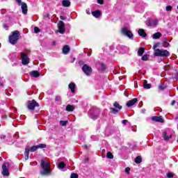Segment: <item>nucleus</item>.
I'll return each mask as SVG.
<instances>
[{
  "mask_svg": "<svg viewBox=\"0 0 178 178\" xmlns=\"http://www.w3.org/2000/svg\"><path fill=\"white\" fill-rule=\"evenodd\" d=\"M40 166L43 170L40 171L42 176H49L51 175V163L49 162L41 160Z\"/></svg>",
  "mask_w": 178,
  "mask_h": 178,
  "instance_id": "nucleus-1",
  "label": "nucleus"
},
{
  "mask_svg": "<svg viewBox=\"0 0 178 178\" xmlns=\"http://www.w3.org/2000/svg\"><path fill=\"white\" fill-rule=\"evenodd\" d=\"M19 34H20L19 31H14L11 33V35L9 36L8 41L12 44V45L17 44V41H19Z\"/></svg>",
  "mask_w": 178,
  "mask_h": 178,
  "instance_id": "nucleus-2",
  "label": "nucleus"
},
{
  "mask_svg": "<svg viewBox=\"0 0 178 178\" xmlns=\"http://www.w3.org/2000/svg\"><path fill=\"white\" fill-rule=\"evenodd\" d=\"M154 56H169V51L168 50L156 49H155Z\"/></svg>",
  "mask_w": 178,
  "mask_h": 178,
  "instance_id": "nucleus-3",
  "label": "nucleus"
},
{
  "mask_svg": "<svg viewBox=\"0 0 178 178\" xmlns=\"http://www.w3.org/2000/svg\"><path fill=\"white\" fill-rule=\"evenodd\" d=\"M113 106L115 107V108L112 107L110 108L111 113H113V115H116V113H118L122 108V106L116 102L113 104Z\"/></svg>",
  "mask_w": 178,
  "mask_h": 178,
  "instance_id": "nucleus-4",
  "label": "nucleus"
},
{
  "mask_svg": "<svg viewBox=\"0 0 178 178\" xmlns=\"http://www.w3.org/2000/svg\"><path fill=\"white\" fill-rule=\"evenodd\" d=\"M82 70L86 76H91V73H92V69L91 67L88 66L87 64H84L82 67Z\"/></svg>",
  "mask_w": 178,
  "mask_h": 178,
  "instance_id": "nucleus-5",
  "label": "nucleus"
},
{
  "mask_svg": "<svg viewBox=\"0 0 178 178\" xmlns=\"http://www.w3.org/2000/svg\"><path fill=\"white\" fill-rule=\"evenodd\" d=\"M36 106H40V104H38L35 100L33 99L32 101L29 102L27 108L30 111H34Z\"/></svg>",
  "mask_w": 178,
  "mask_h": 178,
  "instance_id": "nucleus-6",
  "label": "nucleus"
},
{
  "mask_svg": "<svg viewBox=\"0 0 178 178\" xmlns=\"http://www.w3.org/2000/svg\"><path fill=\"white\" fill-rule=\"evenodd\" d=\"M122 33L124 35H126L128 37V38H130V40H133V33L127 27H124L122 29Z\"/></svg>",
  "mask_w": 178,
  "mask_h": 178,
  "instance_id": "nucleus-7",
  "label": "nucleus"
},
{
  "mask_svg": "<svg viewBox=\"0 0 178 178\" xmlns=\"http://www.w3.org/2000/svg\"><path fill=\"white\" fill-rule=\"evenodd\" d=\"M21 58H22V65H29L30 63V58L27 56V54L24 52L21 53Z\"/></svg>",
  "mask_w": 178,
  "mask_h": 178,
  "instance_id": "nucleus-8",
  "label": "nucleus"
},
{
  "mask_svg": "<svg viewBox=\"0 0 178 178\" xmlns=\"http://www.w3.org/2000/svg\"><path fill=\"white\" fill-rule=\"evenodd\" d=\"M2 175L4 177L9 176V163H5L2 165Z\"/></svg>",
  "mask_w": 178,
  "mask_h": 178,
  "instance_id": "nucleus-9",
  "label": "nucleus"
},
{
  "mask_svg": "<svg viewBox=\"0 0 178 178\" xmlns=\"http://www.w3.org/2000/svg\"><path fill=\"white\" fill-rule=\"evenodd\" d=\"M100 111L99 108H95L93 112L91 113L90 115V118L91 119H92L93 120H97V119L99 118V113H100Z\"/></svg>",
  "mask_w": 178,
  "mask_h": 178,
  "instance_id": "nucleus-10",
  "label": "nucleus"
},
{
  "mask_svg": "<svg viewBox=\"0 0 178 178\" xmlns=\"http://www.w3.org/2000/svg\"><path fill=\"white\" fill-rule=\"evenodd\" d=\"M58 31L60 34H63L65 33V23L63 21H59L58 23Z\"/></svg>",
  "mask_w": 178,
  "mask_h": 178,
  "instance_id": "nucleus-11",
  "label": "nucleus"
},
{
  "mask_svg": "<svg viewBox=\"0 0 178 178\" xmlns=\"http://www.w3.org/2000/svg\"><path fill=\"white\" fill-rule=\"evenodd\" d=\"M146 25L150 27L151 26H158V19H149Z\"/></svg>",
  "mask_w": 178,
  "mask_h": 178,
  "instance_id": "nucleus-12",
  "label": "nucleus"
},
{
  "mask_svg": "<svg viewBox=\"0 0 178 178\" xmlns=\"http://www.w3.org/2000/svg\"><path fill=\"white\" fill-rule=\"evenodd\" d=\"M138 102V99L137 98H134L131 100L128 101V102L127 103V106H128V108H130L131 106H133V105H136Z\"/></svg>",
  "mask_w": 178,
  "mask_h": 178,
  "instance_id": "nucleus-13",
  "label": "nucleus"
},
{
  "mask_svg": "<svg viewBox=\"0 0 178 178\" xmlns=\"http://www.w3.org/2000/svg\"><path fill=\"white\" fill-rule=\"evenodd\" d=\"M152 120H153V122H157L159 123H163L164 122L162 116H153L152 117Z\"/></svg>",
  "mask_w": 178,
  "mask_h": 178,
  "instance_id": "nucleus-14",
  "label": "nucleus"
},
{
  "mask_svg": "<svg viewBox=\"0 0 178 178\" xmlns=\"http://www.w3.org/2000/svg\"><path fill=\"white\" fill-rule=\"evenodd\" d=\"M21 9H22V10L23 15H27V12H28V10H27V3L23 2V3L21 4Z\"/></svg>",
  "mask_w": 178,
  "mask_h": 178,
  "instance_id": "nucleus-15",
  "label": "nucleus"
},
{
  "mask_svg": "<svg viewBox=\"0 0 178 178\" xmlns=\"http://www.w3.org/2000/svg\"><path fill=\"white\" fill-rule=\"evenodd\" d=\"M68 87L70 88V90H71V92L74 93L76 91V84L74 83H70L68 85Z\"/></svg>",
  "mask_w": 178,
  "mask_h": 178,
  "instance_id": "nucleus-16",
  "label": "nucleus"
},
{
  "mask_svg": "<svg viewBox=\"0 0 178 178\" xmlns=\"http://www.w3.org/2000/svg\"><path fill=\"white\" fill-rule=\"evenodd\" d=\"M62 5L64 8H69L70 6L71 3L69 0H63L62 1Z\"/></svg>",
  "mask_w": 178,
  "mask_h": 178,
  "instance_id": "nucleus-17",
  "label": "nucleus"
},
{
  "mask_svg": "<svg viewBox=\"0 0 178 178\" xmlns=\"http://www.w3.org/2000/svg\"><path fill=\"white\" fill-rule=\"evenodd\" d=\"M138 33L139 35H140V37H143V38L147 37V33H145V31H144V29H139Z\"/></svg>",
  "mask_w": 178,
  "mask_h": 178,
  "instance_id": "nucleus-18",
  "label": "nucleus"
},
{
  "mask_svg": "<svg viewBox=\"0 0 178 178\" xmlns=\"http://www.w3.org/2000/svg\"><path fill=\"white\" fill-rule=\"evenodd\" d=\"M161 37H162V33H161L160 32H157L154 34H153L152 38H154V40H158L159 38H161Z\"/></svg>",
  "mask_w": 178,
  "mask_h": 178,
  "instance_id": "nucleus-19",
  "label": "nucleus"
},
{
  "mask_svg": "<svg viewBox=\"0 0 178 178\" xmlns=\"http://www.w3.org/2000/svg\"><path fill=\"white\" fill-rule=\"evenodd\" d=\"M69 51H70V48H69V46L67 45L63 48V54H64V55H67V54H69Z\"/></svg>",
  "mask_w": 178,
  "mask_h": 178,
  "instance_id": "nucleus-20",
  "label": "nucleus"
},
{
  "mask_svg": "<svg viewBox=\"0 0 178 178\" xmlns=\"http://www.w3.org/2000/svg\"><path fill=\"white\" fill-rule=\"evenodd\" d=\"M30 74L32 77H40V72H38V71H32L30 72Z\"/></svg>",
  "mask_w": 178,
  "mask_h": 178,
  "instance_id": "nucleus-21",
  "label": "nucleus"
},
{
  "mask_svg": "<svg viewBox=\"0 0 178 178\" xmlns=\"http://www.w3.org/2000/svg\"><path fill=\"white\" fill-rule=\"evenodd\" d=\"M163 138H164V140H165V141H168V140H169V139L170 138H172V135H168V133H166V131H165V132H163Z\"/></svg>",
  "mask_w": 178,
  "mask_h": 178,
  "instance_id": "nucleus-22",
  "label": "nucleus"
},
{
  "mask_svg": "<svg viewBox=\"0 0 178 178\" xmlns=\"http://www.w3.org/2000/svg\"><path fill=\"white\" fill-rule=\"evenodd\" d=\"M65 111H67V112H73L74 111V106L68 104L65 108Z\"/></svg>",
  "mask_w": 178,
  "mask_h": 178,
  "instance_id": "nucleus-23",
  "label": "nucleus"
},
{
  "mask_svg": "<svg viewBox=\"0 0 178 178\" xmlns=\"http://www.w3.org/2000/svg\"><path fill=\"white\" fill-rule=\"evenodd\" d=\"M152 86L151 84L148 83L147 81H144L143 82V88H145L146 90H149L151 88Z\"/></svg>",
  "mask_w": 178,
  "mask_h": 178,
  "instance_id": "nucleus-24",
  "label": "nucleus"
},
{
  "mask_svg": "<svg viewBox=\"0 0 178 178\" xmlns=\"http://www.w3.org/2000/svg\"><path fill=\"white\" fill-rule=\"evenodd\" d=\"M92 16H94L95 17H99V16H101V11L99 10H96V11H94L92 13Z\"/></svg>",
  "mask_w": 178,
  "mask_h": 178,
  "instance_id": "nucleus-25",
  "label": "nucleus"
},
{
  "mask_svg": "<svg viewBox=\"0 0 178 178\" xmlns=\"http://www.w3.org/2000/svg\"><path fill=\"white\" fill-rule=\"evenodd\" d=\"M145 49L143 47H140L138 51V55L139 56H143V54H144Z\"/></svg>",
  "mask_w": 178,
  "mask_h": 178,
  "instance_id": "nucleus-26",
  "label": "nucleus"
},
{
  "mask_svg": "<svg viewBox=\"0 0 178 178\" xmlns=\"http://www.w3.org/2000/svg\"><path fill=\"white\" fill-rule=\"evenodd\" d=\"M141 162H143V159L141 158V156H138L135 159V163H141Z\"/></svg>",
  "mask_w": 178,
  "mask_h": 178,
  "instance_id": "nucleus-27",
  "label": "nucleus"
},
{
  "mask_svg": "<svg viewBox=\"0 0 178 178\" xmlns=\"http://www.w3.org/2000/svg\"><path fill=\"white\" fill-rule=\"evenodd\" d=\"M166 87H168L166 85H164L163 83H160L159 85V90H160L161 91H163V90L166 88Z\"/></svg>",
  "mask_w": 178,
  "mask_h": 178,
  "instance_id": "nucleus-28",
  "label": "nucleus"
},
{
  "mask_svg": "<svg viewBox=\"0 0 178 178\" xmlns=\"http://www.w3.org/2000/svg\"><path fill=\"white\" fill-rule=\"evenodd\" d=\"M65 166H66V164H65V162L63 161H61L58 163L59 169H65Z\"/></svg>",
  "mask_w": 178,
  "mask_h": 178,
  "instance_id": "nucleus-29",
  "label": "nucleus"
},
{
  "mask_svg": "<svg viewBox=\"0 0 178 178\" xmlns=\"http://www.w3.org/2000/svg\"><path fill=\"white\" fill-rule=\"evenodd\" d=\"M37 149H38V147L37 145L32 146L31 148H29V151L31 152H35V151H37Z\"/></svg>",
  "mask_w": 178,
  "mask_h": 178,
  "instance_id": "nucleus-30",
  "label": "nucleus"
},
{
  "mask_svg": "<svg viewBox=\"0 0 178 178\" xmlns=\"http://www.w3.org/2000/svg\"><path fill=\"white\" fill-rule=\"evenodd\" d=\"M29 152H30V147H26L25 148V152H24L25 156H29Z\"/></svg>",
  "mask_w": 178,
  "mask_h": 178,
  "instance_id": "nucleus-31",
  "label": "nucleus"
},
{
  "mask_svg": "<svg viewBox=\"0 0 178 178\" xmlns=\"http://www.w3.org/2000/svg\"><path fill=\"white\" fill-rule=\"evenodd\" d=\"M106 158L108 159H113V154L111 152H107Z\"/></svg>",
  "mask_w": 178,
  "mask_h": 178,
  "instance_id": "nucleus-32",
  "label": "nucleus"
},
{
  "mask_svg": "<svg viewBox=\"0 0 178 178\" xmlns=\"http://www.w3.org/2000/svg\"><path fill=\"white\" fill-rule=\"evenodd\" d=\"M37 146H38V149L39 148H40V149L47 148V145L46 144H40V145H38Z\"/></svg>",
  "mask_w": 178,
  "mask_h": 178,
  "instance_id": "nucleus-33",
  "label": "nucleus"
},
{
  "mask_svg": "<svg viewBox=\"0 0 178 178\" xmlns=\"http://www.w3.org/2000/svg\"><path fill=\"white\" fill-rule=\"evenodd\" d=\"M148 58H149V55L145 54L141 58L142 60H148Z\"/></svg>",
  "mask_w": 178,
  "mask_h": 178,
  "instance_id": "nucleus-34",
  "label": "nucleus"
},
{
  "mask_svg": "<svg viewBox=\"0 0 178 178\" xmlns=\"http://www.w3.org/2000/svg\"><path fill=\"white\" fill-rule=\"evenodd\" d=\"M60 126H66L67 124V121L60 120Z\"/></svg>",
  "mask_w": 178,
  "mask_h": 178,
  "instance_id": "nucleus-35",
  "label": "nucleus"
},
{
  "mask_svg": "<svg viewBox=\"0 0 178 178\" xmlns=\"http://www.w3.org/2000/svg\"><path fill=\"white\" fill-rule=\"evenodd\" d=\"M34 31H35V34H38V33H40V31H41L40 30L39 27L35 26Z\"/></svg>",
  "mask_w": 178,
  "mask_h": 178,
  "instance_id": "nucleus-36",
  "label": "nucleus"
},
{
  "mask_svg": "<svg viewBox=\"0 0 178 178\" xmlns=\"http://www.w3.org/2000/svg\"><path fill=\"white\" fill-rule=\"evenodd\" d=\"M70 178H79V175L76 173H72L70 175Z\"/></svg>",
  "mask_w": 178,
  "mask_h": 178,
  "instance_id": "nucleus-37",
  "label": "nucleus"
},
{
  "mask_svg": "<svg viewBox=\"0 0 178 178\" xmlns=\"http://www.w3.org/2000/svg\"><path fill=\"white\" fill-rule=\"evenodd\" d=\"M173 176H175V174H173V172H168L167 173L168 178H172V177H173Z\"/></svg>",
  "mask_w": 178,
  "mask_h": 178,
  "instance_id": "nucleus-38",
  "label": "nucleus"
},
{
  "mask_svg": "<svg viewBox=\"0 0 178 178\" xmlns=\"http://www.w3.org/2000/svg\"><path fill=\"white\" fill-rule=\"evenodd\" d=\"M60 96H56V97H55V101L56 102H60Z\"/></svg>",
  "mask_w": 178,
  "mask_h": 178,
  "instance_id": "nucleus-39",
  "label": "nucleus"
},
{
  "mask_svg": "<svg viewBox=\"0 0 178 178\" xmlns=\"http://www.w3.org/2000/svg\"><path fill=\"white\" fill-rule=\"evenodd\" d=\"M172 6H167L165 8V10H167V12H169L170 10H172Z\"/></svg>",
  "mask_w": 178,
  "mask_h": 178,
  "instance_id": "nucleus-40",
  "label": "nucleus"
},
{
  "mask_svg": "<svg viewBox=\"0 0 178 178\" xmlns=\"http://www.w3.org/2000/svg\"><path fill=\"white\" fill-rule=\"evenodd\" d=\"M125 172H127V175H130V168H126Z\"/></svg>",
  "mask_w": 178,
  "mask_h": 178,
  "instance_id": "nucleus-41",
  "label": "nucleus"
},
{
  "mask_svg": "<svg viewBox=\"0 0 178 178\" xmlns=\"http://www.w3.org/2000/svg\"><path fill=\"white\" fill-rule=\"evenodd\" d=\"M100 69L101 70H105V65L103 63L100 64Z\"/></svg>",
  "mask_w": 178,
  "mask_h": 178,
  "instance_id": "nucleus-42",
  "label": "nucleus"
},
{
  "mask_svg": "<svg viewBox=\"0 0 178 178\" xmlns=\"http://www.w3.org/2000/svg\"><path fill=\"white\" fill-rule=\"evenodd\" d=\"M97 3H99L100 5H104V0H97Z\"/></svg>",
  "mask_w": 178,
  "mask_h": 178,
  "instance_id": "nucleus-43",
  "label": "nucleus"
},
{
  "mask_svg": "<svg viewBox=\"0 0 178 178\" xmlns=\"http://www.w3.org/2000/svg\"><path fill=\"white\" fill-rule=\"evenodd\" d=\"M16 2L18 3L19 6H20V5H22V0H15Z\"/></svg>",
  "mask_w": 178,
  "mask_h": 178,
  "instance_id": "nucleus-44",
  "label": "nucleus"
},
{
  "mask_svg": "<svg viewBox=\"0 0 178 178\" xmlns=\"http://www.w3.org/2000/svg\"><path fill=\"white\" fill-rule=\"evenodd\" d=\"M127 123H129L128 120H122V124H127Z\"/></svg>",
  "mask_w": 178,
  "mask_h": 178,
  "instance_id": "nucleus-45",
  "label": "nucleus"
},
{
  "mask_svg": "<svg viewBox=\"0 0 178 178\" xmlns=\"http://www.w3.org/2000/svg\"><path fill=\"white\" fill-rule=\"evenodd\" d=\"M156 48H158V44H154L153 49L154 50V52H155V49H156Z\"/></svg>",
  "mask_w": 178,
  "mask_h": 178,
  "instance_id": "nucleus-46",
  "label": "nucleus"
},
{
  "mask_svg": "<svg viewBox=\"0 0 178 178\" xmlns=\"http://www.w3.org/2000/svg\"><path fill=\"white\" fill-rule=\"evenodd\" d=\"M60 19L61 20H66V18L65 17L62 16V15L60 16Z\"/></svg>",
  "mask_w": 178,
  "mask_h": 178,
  "instance_id": "nucleus-47",
  "label": "nucleus"
},
{
  "mask_svg": "<svg viewBox=\"0 0 178 178\" xmlns=\"http://www.w3.org/2000/svg\"><path fill=\"white\" fill-rule=\"evenodd\" d=\"M3 29H6L7 30L9 28V26H8V25H6L5 24L3 25Z\"/></svg>",
  "mask_w": 178,
  "mask_h": 178,
  "instance_id": "nucleus-48",
  "label": "nucleus"
},
{
  "mask_svg": "<svg viewBox=\"0 0 178 178\" xmlns=\"http://www.w3.org/2000/svg\"><path fill=\"white\" fill-rule=\"evenodd\" d=\"M175 104H176V101L173 100L171 103V105H175Z\"/></svg>",
  "mask_w": 178,
  "mask_h": 178,
  "instance_id": "nucleus-49",
  "label": "nucleus"
},
{
  "mask_svg": "<svg viewBox=\"0 0 178 178\" xmlns=\"http://www.w3.org/2000/svg\"><path fill=\"white\" fill-rule=\"evenodd\" d=\"M1 138L5 139V138H6V136L5 135H2V136H1Z\"/></svg>",
  "mask_w": 178,
  "mask_h": 178,
  "instance_id": "nucleus-50",
  "label": "nucleus"
},
{
  "mask_svg": "<svg viewBox=\"0 0 178 178\" xmlns=\"http://www.w3.org/2000/svg\"><path fill=\"white\" fill-rule=\"evenodd\" d=\"M25 159L27 161L29 159V156H25Z\"/></svg>",
  "mask_w": 178,
  "mask_h": 178,
  "instance_id": "nucleus-51",
  "label": "nucleus"
},
{
  "mask_svg": "<svg viewBox=\"0 0 178 178\" xmlns=\"http://www.w3.org/2000/svg\"><path fill=\"white\" fill-rule=\"evenodd\" d=\"M0 86H3V82H0Z\"/></svg>",
  "mask_w": 178,
  "mask_h": 178,
  "instance_id": "nucleus-52",
  "label": "nucleus"
},
{
  "mask_svg": "<svg viewBox=\"0 0 178 178\" xmlns=\"http://www.w3.org/2000/svg\"><path fill=\"white\" fill-rule=\"evenodd\" d=\"M85 162H88V159H86Z\"/></svg>",
  "mask_w": 178,
  "mask_h": 178,
  "instance_id": "nucleus-53",
  "label": "nucleus"
},
{
  "mask_svg": "<svg viewBox=\"0 0 178 178\" xmlns=\"http://www.w3.org/2000/svg\"><path fill=\"white\" fill-rule=\"evenodd\" d=\"M164 47H165V48L168 47V46H165V45H164Z\"/></svg>",
  "mask_w": 178,
  "mask_h": 178,
  "instance_id": "nucleus-54",
  "label": "nucleus"
},
{
  "mask_svg": "<svg viewBox=\"0 0 178 178\" xmlns=\"http://www.w3.org/2000/svg\"><path fill=\"white\" fill-rule=\"evenodd\" d=\"M176 119H178V116L176 117Z\"/></svg>",
  "mask_w": 178,
  "mask_h": 178,
  "instance_id": "nucleus-55",
  "label": "nucleus"
},
{
  "mask_svg": "<svg viewBox=\"0 0 178 178\" xmlns=\"http://www.w3.org/2000/svg\"><path fill=\"white\" fill-rule=\"evenodd\" d=\"M170 44H168V46H169Z\"/></svg>",
  "mask_w": 178,
  "mask_h": 178,
  "instance_id": "nucleus-56",
  "label": "nucleus"
}]
</instances>
